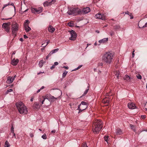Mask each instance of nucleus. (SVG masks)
Wrapping results in <instances>:
<instances>
[{"label": "nucleus", "mask_w": 147, "mask_h": 147, "mask_svg": "<svg viewBox=\"0 0 147 147\" xmlns=\"http://www.w3.org/2000/svg\"><path fill=\"white\" fill-rule=\"evenodd\" d=\"M68 10L67 13L69 15L75 16L77 15H82L88 13L90 11V10H88V11L85 10Z\"/></svg>", "instance_id": "nucleus-1"}, {"label": "nucleus", "mask_w": 147, "mask_h": 147, "mask_svg": "<svg viewBox=\"0 0 147 147\" xmlns=\"http://www.w3.org/2000/svg\"><path fill=\"white\" fill-rule=\"evenodd\" d=\"M93 124L94 127V129L93 130V132L95 134H98L103 127L101 120L100 119L96 120L93 123Z\"/></svg>", "instance_id": "nucleus-2"}, {"label": "nucleus", "mask_w": 147, "mask_h": 147, "mask_svg": "<svg viewBox=\"0 0 147 147\" xmlns=\"http://www.w3.org/2000/svg\"><path fill=\"white\" fill-rule=\"evenodd\" d=\"M113 59V54L110 52H107L102 56V61L107 65L110 64Z\"/></svg>", "instance_id": "nucleus-3"}, {"label": "nucleus", "mask_w": 147, "mask_h": 147, "mask_svg": "<svg viewBox=\"0 0 147 147\" xmlns=\"http://www.w3.org/2000/svg\"><path fill=\"white\" fill-rule=\"evenodd\" d=\"M18 111L21 114H26L28 112V111L26 107L22 102H20L16 104Z\"/></svg>", "instance_id": "nucleus-4"}, {"label": "nucleus", "mask_w": 147, "mask_h": 147, "mask_svg": "<svg viewBox=\"0 0 147 147\" xmlns=\"http://www.w3.org/2000/svg\"><path fill=\"white\" fill-rule=\"evenodd\" d=\"M18 29V25L17 23L13 24L12 26V34L15 37L16 36L17 32Z\"/></svg>", "instance_id": "nucleus-5"}, {"label": "nucleus", "mask_w": 147, "mask_h": 147, "mask_svg": "<svg viewBox=\"0 0 147 147\" xmlns=\"http://www.w3.org/2000/svg\"><path fill=\"white\" fill-rule=\"evenodd\" d=\"M10 25V22L4 23L2 25V28L5 29V31L7 32H9L10 30L9 26Z\"/></svg>", "instance_id": "nucleus-6"}, {"label": "nucleus", "mask_w": 147, "mask_h": 147, "mask_svg": "<svg viewBox=\"0 0 147 147\" xmlns=\"http://www.w3.org/2000/svg\"><path fill=\"white\" fill-rule=\"evenodd\" d=\"M70 33L71 34V37L69 39L71 40H75L77 36L76 32L74 30H71V31H70Z\"/></svg>", "instance_id": "nucleus-7"}, {"label": "nucleus", "mask_w": 147, "mask_h": 147, "mask_svg": "<svg viewBox=\"0 0 147 147\" xmlns=\"http://www.w3.org/2000/svg\"><path fill=\"white\" fill-rule=\"evenodd\" d=\"M56 1V0H49L45 2L43 4L44 6H50L54 4Z\"/></svg>", "instance_id": "nucleus-8"}, {"label": "nucleus", "mask_w": 147, "mask_h": 147, "mask_svg": "<svg viewBox=\"0 0 147 147\" xmlns=\"http://www.w3.org/2000/svg\"><path fill=\"white\" fill-rule=\"evenodd\" d=\"M16 76L15 75L13 77L9 76L7 78V80L6 82L8 84H10L12 83L13 80H15L16 77Z\"/></svg>", "instance_id": "nucleus-9"}, {"label": "nucleus", "mask_w": 147, "mask_h": 147, "mask_svg": "<svg viewBox=\"0 0 147 147\" xmlns=\"http://www.w3.org/2000/svg\"><path fill=\"white\" fill-rule=\"evenodd\" d=\"M95 18L97 19H101L104 20L105 19V17L103 14L98 13L96 14L95 15Z\"/></svg>", "instance_id": "nucleus-10"}, {"label": "nucleus", "mask_w": 147, "mask_h": 147, "mask_svg": "<svg viewBox=\"0 0 147 147\" xmlns=\"http://www.w3.org/2000/svg\"><path fill=\"white\" fill-rule=\"evenodd\" d=\"M45 97H46L47 99L51 101H54L57 98H55L53 96L51 95L49 96H45Z\"/></svg>", "instance_id": "nucleus-11"}, {"label": "nucleus", "mask_w": 147, "mask_h": 147, "mask_svg": "<svg viewBox=\"0 0 147 147\" xmlns=\"http://www.w3.org/2000/svg\"><path fill=\"white\" fill-rule=\"evenodd\" d=\"M128 107L131 109H134L136 108L135 104L133 102H129L128 104Z\"/></svg>", "instance_id": "nucleus-12"}, {"label": "nucleus", "mask_w": 147, "mask_h": 147, "mask_svg": "<svg viewBox=\"0 0 147 147\" xmlns=\"http://www.w3.org/2000/svg\"><path fill=\"white\" fill-rule=\"evenodd\" d=\"M88 103H87L86 102H84V101H82L80 104L78 105V109L81 106H84V108H87V107H88ZM82 108H83V107Z\"/></svg>", "instance_id": "nucleus-13"}, {"label": "nucleus", "mask_w": 147, "mask_h": 147, "mask_svg": "<svg viewBox=\"0 0 147 147\" xmlns=\"http://www.w3.org/2000/svg\"><path fill=\"white\" fill-rule=\"evenodd\" d=\"M7 6H8V7H9V8H11L12 9H15V7L14 6V4L13 3H12L11 4L9 3L8 4L5 5L3 7V9Z\"/></svg>", "instance_id": "nucleus-14"}, {"label": "nucleus", "mask_w": 147, "mask_h": 147, "mask_svg": "<svg viewBox=\"0 0 147 147\" xmlns=\"http://www.w3.org/2000/svg\"><path fill=\"white\" fill-rule=\"evenodd\" d=\"M19 60L18 59L14 58L11 61V64L13 65H16L18 63Z\"/></svg>", "instance_id": "nucleus-15"}, {"label": "nucleus", "mask_w": 147, "mask_h": 147, "mask_svg": "<svg viewBox=\"0 0 147 147\" xmlns=\"http://www.w3.org/2000/svg\"><path fill=\"white\" fill-rule=\"evenodd\" d=\"M31 12L35 14L39 13L42 11V10H31Z\"/></svg>", "instance_id": "nucleus-16"}, {"label": "nucleus", "mask_w": 147, "mask_h": 147, "mask_svg": "<svg viewBox=\"0 0 147 147\" xmlns=\"http://www.w3.org/2000/svg\"><path fill=\"white\" fill-rule=\"evenodd\" d=\"M48 30L49 32L53 33L55 31V29L53 28L52 26L50 25L48 28Z\"/></svg>", "instance_id": "nucleus-17"}, {"label": "nucleus", "mask_w": 147, "mask_h": 147, "mask_svg": "<svg viewBox=\"0 0 147 147\" xmlns=\"http://www.w3.org/2000/svg\"><path fill=\"white\" fill-rule=\"evenodd\" d=\"M108 40V38H105L102 39L100 40H99V42L100 43H105Z\"/></svg>", "instance_id": "nucleus-18"}, {"label": "nucleus", "mask_w": 147, "mask_h": 147, "mask_svg": "<svg viewBox=\"0 0 147 147\" xmlns=\"http://www.w3.org/2000/svg\"><path fill=\"white\" fill-rule=\"evenodd\" d=\"M80 108L79 109H78V108L77 110L78 109L79 110V112L78 113H79L82 111L83 110H85L87 108H84V106H81L80 107Z\"/></svg>", "instance_id": "nucleus-19"}, {"label": "nucleus", "mask_w": 147, "mask_h": 147, "mask_svg": "<svg viewBox=\"0 0 147 147\" xmlns=\"http://www.w3.org/2000/svg\"><path fill=\"white\" fill-rule=\"evenodd\" d=\"M116 134L120 135L122 134L123 133L121 130L120 129L118 128L116 130Z\"/></svg>", "instance_id": "nucleus-20"}, {"label": "nucleus", "mask_w": 147, "mask_h": 147, "mask_svg": "<svg viewBox=\"0 0 147 147\" xmlns=\"http://www.w3.org/2000/svg\"><path fill=\"white\" fill-rule=\"evenodd\" d=\"M25 30L26 32H28L30 31L31 30V28L28 25H25L24 26Z\"/></svg>", "instance_id": "nucleus-21"}, {"label": "nucleus", "mask_w": 147, "mask_h": 147, "mask_svg": "<svg viewBox=\"0 0 147 147\" xmlns=\"http://www.w3.org/2000/svg\"><path fill=\"white\" fill-rule=\"evenodd\" d=\"M45 61H44L43 60H41L39 63V65L40 67H41L43 65V64L45 63Z\"/></svg>", "instance_id": "nucleus-22"}, {"label": "nucleus", "mask_w": 147, "mask_h": 147, "mask_svg": "<svg viewBox=\"0 0 147 147\" xmlns=\"http://www.w3.org/2000/svg\"><path fill=\"white\" fill-rule=\"evenodd\" d=\"M123 79L124 80H126L127 81H130V77L127 75H126L125 77H124Z\"/></svg>", "instance_id": "nucleus-23"}, {"label": "nucleus", "mask_w": 147, "mask_h": 147, "mask_svg": "<svg viewBox=\"0 0 147 147\" xmlns=\"http://www.w3.org/2000/svg\"><path fill=\"white\" fill-rule=\"evenodd\" d=\"M125 13L126 14L128 15L130 17V19H132L133 18V16L132 15V14L129 11H126L125 12Z\"/></svg>", "instance_id": "nucleus-24"}, {"label": "nucleus", "mask_w": 147, "mask_h": 147, "mask_svg": "<svg viewBox=\"0 0 147 147\" xmlns=\"http://www.w3.org/2000/svg\"><path fill=\"white\" fill-rule=\"evenodd\" d=\"M113 28L115 30H118L120 29V26L119 25H115L113 26Z\"/></svg>", "instance_id": "nucleus-25"}, {"label": "nucleus", "mask_w": 147, "mask_h": 147, "mask_svg": "<svg viewBox=\"0 0 147 147\" xmlns=\"http://www.w3.org/2000/svg\"><path fill=\"white\" fill-rule=\"evenodd\" d=\"M109 136H105L104 137V140L105 141H106L108 144L109 143V142L108 141V140L109 141Z\"/></svg>", "instance_id": "nucleus-26"}, {"label": "nucleus", "mask_w": 147, "mask_h": 147, "mask_svg": "<svg viewBox=\"0 0 147 147\" xmlns=\"http://www.w3.org/2000/svg\"><path fill=\"white\" fill-rule=\"evenodd\" d=\"M10 145L7 141H6L5 143V147H9Z\"/></svg>", "instance_id": "nucleus-27"}, {"label": "nucleus", "mask_w": 147, "mask_h": 147, "mask_svg": "<svg viewBox=\"0 0 147 147\" xmlns=\"http://www.w3.org/2000/svg\"><path fill=\"white\" fill-rule=\"evenodd\" d=\"M67 73H68V71H67L66 70H65L64 71V72L63 73V74H62V77L63 78H65V76H66Z\"/></svg>", "instance_id": "nucleus-28"}, {"label": "nucleus", "mask_w": 147, "mask_h": 147, "mask_svg": "<svg viewBox=\"0 0 147 147\" xmlns=\"http://www.w3.org/2000/svg\"><path fill=\"white\" fill-rule=\"evenodd\" d=\"M89 90V88L86 89L84 91L83 94H82V96H85L86 95V94H87V93L88 92Z\"/></svg>", "instance_id": "nucleus-29"}, {"label": "nucleus", "mask_w": 147, "mask_h": 147, "mask_svg": "<svg viewBox=\"0 0 147 147\" xmlns=\"http://www.w3.org/2000/svg\"><path fill=\"white\" fill-rule=\"evenodd\" d=\"M59 50V49L57 48L54 50H53L51 51V52L53 54L57 52Z\"/></svg>", "instance_id": "nucleus-30"}, {"label": "nucleus", "mask_w": 147, "mask_h": 147, "mask_svg": "<svg viewBox=\"0 0 147 147\" xmlns=\"http://www.w3.org/2000/svg\"><path fill=\"white\" fill-rule=\"evenodd\" d=\"M41 137L43 139L45 140L47 138V136L45 134H44L43 135H42Z\"/></svg>", "instance_id": "nucleus-31"}, {"label": "nucleus", "mask_w": 147, "mask_h": 147, "mask_svg": "<svg viewBox=\"0 0 147 147\" xmlns=\"http://www.w3.org/2000/svg\"><path fill=\"white\" fill-rule=\"evenodd\" d=\"M82 66V65H80L77 68L75 69H74L72 70V71H76L80 69Z\"/></svg>", "instance_id": "nucleus-32"}, {"label": "nucleus", "mask_w": 147, "mask_h": 147, "mask_svg": "<svg viewBox=\"0 0 147 147\" xmlns=\"http://www.w3.org/2000/svg\"><path fill=\"white\" fill-rule=\"evenodd\" d=\"M109 100L108 99H105L103 101V102H104L105 103H108L109 102Z\"/></svg>", "instance_id": "nucleus-33"}, {"label": "nucleus", "mask_w": 147, "mask_h": 147, "mask_svg": "<svg viewBox=\"0 0 147 147\" xmlns=\"http://www.w3.org/2000/svg\"><path fill=\"white\" fill-rule=\"evenodd\" d=\"M13 91V90L11 89H9V90H7L6 92V94H8L9 92H11Z\"/></svg>", "instance_id": "nucleus-34"}, {"label": "nucleus", "mask_w": 147, "mask_h": 147, "mask_svg": "<svg viewBox=\"0 0 147 147\" xmlns=\"http://www.w3.org/2000/svg\"><path fill=\"white\" fill-rule=\"evenodd\" d=\"M29 23V22L28 20H26L25 22L24 23V26H25V25H28V24Z\"/></svg>", "instance_id": "nucleus-35"}, {"label": "nucleus", "mask_w": 147, "mask_h": 147, "mask_svg": "<svg viewBox=\"0 0 147 147\" xmlns=\"http://www.w3.org/2000/svg\"><path fill=\"white\" fill-rule=\"evenodd\" d=\"M14 130L13 126L12 125V126L11 128V132L12 133L14 132Z\"/></svg>", "instance_id": "nucleus-36"}, {"label": "nucleus", "mask_w": 147, "mask_h": 147, "mask_svg": "<svg viewBox=\"0 0 147 147\" xmlns=\"http://www.w3.org/2000/svg\"><path fill=\"white\" fill-rule=\"evenodd\" d=\"M67 25L70 27H71L74 26V24H73L71 23V22H69Z\"/></svg>", "instance_id": "nucleus-37"}, {"label": "nucleus", "mask_w": 147, "mask_h": 147, "mask_svg": "<svg viewBox=\"0 0 147 147\" xmlns=\"http://www.w3.org/2000/svg\"><path fill=\"white\" fill-rule=\"evenodd\" d=\"M103 64L102 62H99L98 63V66L102 67L103 66Z\"/></svg>", "instance_id": "nucleus-38"}, {"label": "nucleus", "mask_w": 147, "mask_h": 147, "mask_svg": "<svg viewBox=\"0 0 147 147\" xmlns=\"http://www.w3.org/2000/svg\"><path fill=\"white\" fill-rule=\"evenodd\" d=\"M136 76H137V78L138 79H142V76H141L139 74H138V75H137Z\"/></svg>", "instance_id": "nucleus-39"}, {"label": "nucleus", "mask_w": 147, "mask_h": 147, "mask_svg": "<svg viewBox=\"0 0 147 147\" xmlns=\"http://www.w3.org/2000/svg\"><path fill=\"white\" fill-rule=\"evenodd\" d=\"M109 33L110 34V35L111 36H112L114 34V32L113 31H111L109 32Z\"/></svg>", "instance_id": "nucleus-40"}, {"label": "nucleus", "mask_w": 147, "mask_h": 147, "mask_svg": "<svg viewBox=\"0 0 147 147\" xmlns=\"http://www.w3.org/2000/svg\"><path fill=\"white\" fill-rule=\"evenodd\" d=\"M47 45L46 44V43L45 42H44V43H43L42 45V46H41V47H45L46 46H47Z\"/></svg>", "instance_id": "nucleus-41"}, {"label": "nucleus", "mask_w": 147, "mask_h": 147, "mask_svg": "<svg viewBox=\"0 0 147 147\" xmlns=\"http://www.w3.org/2000/svg\"><path fill=\"white\" fill-rule=\"evenodd\" d=\"M28 10H26L24 11H22V10H19V13H22L23 12H26V11H27Z\"/></svg>", "instance_id": "nucleus-42"}, {"label": "nucleus", "mask_w": 147, "mask_h": 147, "mask_svg": "<svg viewBox=\"0 0 147 147\" xmlns=\"http://www.w3.org/2000/svg\"><path fill=\"white\" fill-rule=\"evenodd\" d=\"M82 147H88L86 143H84L82 146Z\"/></svg>", "instance_id": "nucleus-43"}, {"label": "nucleus", "mask_w": 147, "mask_h": 147, "mask_svg": "<svg viewBox=\"0 0 147 147\" xmlns=\"http://www.w3.org/2000/svg\"><path fill=\"white\" fill-rule=\"evenodd\" d=\"M43 98H44V100H42V104H44V102L45 101V99H47V98H46V97H45V96L44 97L43 96Z\"/></svg>", "instance_id": "nucleus-44"}, {"label": "nucleus", "mask_w": 147, "mask_h": 147, "mask_svg": "<svg viewBox=\"0 0 147 147\" xmlns=\"http://www.w3.org/2000/svg\"><path fill=\"white\" fill-rule=\"evenodd\" d=\"M130 127L132 129L135 128L134 126L132 124L130 125Z\"/></svg>", "instance_id": "nucleus-45"}, {"label": "nucleus", "mask_w": 147, "mask_h": 147, "mask_svg": "<svg viewBox=\"0 0 147 147\" xmlns=\"http://www.w3.org/2000/svg\"><path fill=\"white\" fill-rule=\"evenodd\" d=\"M119 71H117L116 72V75L117 76V77L118 78L119 76Z\"/></svg>", "instance_id": "nucleus-46"}, {"label": "nucleus", "mask_w": 147, "mask_h": 147, "mask_svg": "<svg viewBox=\"0 0 147 147\" xmlns=\"http://www.w3.org/2000/svg\"><path fill=\"white\" fill-rule=\"evenodd\" d=\"M55 66L53 65L51 67V69H53L54 68H55Z\"/></svg>", "instance_id": "nucleus-47"}, {"label": "nucleus", "mask_w": 147, "mask_h": 147, "mask_svg": "<svg viewBox=\"0 0 147 147\" xmlns=\"http://www.w3.org/2000/svg\"><path fill=\"white\" fill-rule=\"evenodd\" d=\"M134 52H135V50H134L133 51L132 54V56L133 57H134L135 55V54L134 53Z\"/></svg>", "instance_id": "nucleus-48"}, {"label": "nucleus", "mask_w": 147, "mask_h": 147, "mask_svg": "<svg viewBox=\"0 0 147 147\" xmlns=\"http://www.w3.org/2000/svg\"><path fill=\"white\" fill-rule=\"evenodd\" d=\"M100 0H93V1L94 3H96L98 2Z\"/></svg>", "instance_id": "nucleus-49"}, {"label": "nucleus", "mask_w": 147, "mask_h": 147, "mask_svg": "<svg viewBox=\"0 0 147 147\" xmlns=\"http://www.w3.org/2000/svg\"><path fill=\"white\" fill-rule=\"evenodd\" d=\"M147 27V22L143 26L142 28H144L145 27Z\"/></svg>", "instance_id": "nucleus-50"}, {"label": "nucleus", "mask_w": 147, "mask_h": 147, "mask_svg": "<svg viewBox=\"0 0 147 147\" xmlns=\"http://www.w3.org/2000/svg\"><path fill=\"white\" fill-rule=\"evenodd\" d=\"M82 9H90V8L88 7H84Z\"/></svg>", "instance_id": "nucleus-51"}, {"label": "nucleus", "mask_w": 147, "mask_h": 147, "mask_svg": "<svg viewBox=\"0 0 147 147\" xmlns=\"http://www.w3.org/2000/svg\"><path fill=\"white\" fill-rule=\"evenodd\" d=\"M13 134V137H14L15 138H16V135L14 132L12 133Z\"/></svg>", "instance_id": "nucleus-52"}, {"label": "nucleus", "mask_w": 147, "mask_h": 147, "mask_svg": "<svg viewBox=\"0 0 147 147\" xmlns=\"http://www.w3.org/2000/svg\"><path fill=\"white\" fill-rule=\"evenodd\" d=\"M30 136L31 137H32L34 136L33 134L32 133H30Z\"/></svg>", "instance_id": "nucleus-53"}, {"label": "nucleus", "mask_w": 147, "mask_h": 147, "mask_svg": "<svg viewBox=\"0 0 147 147\" xmlns=\"http://www.w3.org/2000/svg\"><path fill=\"white\" fill-rule=\"evenodd\" d=\"M58 63L57 62H55L54 63V65L55 66V65H58Z\"/></svg>", "instance_id": "nucleus-54"}, {"label": "nucleus", "mask_w": 147, "mask_h": 147, "mask_svg": "<svg viewBox=\"0 0 147 147\" xmlns=\"http://www.w3.org/2000/svg\"><path fill=\"white\" fill-rule=\"evenodd\" d=\"M53 54L51 52V51L48 55L49 57L50 56H51Z\"/></svg>", "instance_id": "nucleus-55"}, {"label": "nucleus", "mask_w": 147, "mask_h": 147, "mask_svg": "<svg viewBox=\"0 0 147 147\" xmlns=\"http://www.w3.org/2000/svg\"><path fill=\"white\" fill-rule=\"evenodd\" d=\"M56 130H53L51 131V133H55L56 132Z\"/></svg>", "instance_id": "nucleus-56"}, {"label": "nucleus", "mask_w": 147, "mask_h": 147, "mask_svg": "<svg viewBox=\"0 0 147 147\" xmlns=\"http://www.w3.org/2000/svg\"><path fill=\"white\" fill-rule=\"evenodd\" d=\"M141 117L142 119H144L146 118V115H142L141 116Z\"/></svg>", "instance_id": "nucleus-57"}, {"label": "nucleus", "mask_w": 147, "mask_h": 147, "mask_svg": "<svg viewBox=\"0 0 147 147\" xmlns=\"http://www.w3.org/2000/svg\"><path fill=\"white\" fill-rule=\"evenodd\" d=\"M24 37L25 39H26L28 38L27 36L26 35H24Z\"/></svg>", "instance_id": "nucleus-58"}, {"label": "nucleus", "mask_w": 147, "mask_h": 147, "mask_svg": "<svg viewBox=\"0 0 147 147\" xmlns=\"http://www.w3.org/2000/svg\"><path fill=\"white\" fill-rule=\"evenodd\" d=\"M19 40L20 41H21V42H22L23 41V38H20L19 39Z\"/></svg>", "instance_id": "nucleus-59"}, {"label": "nucleus", "mask_w": 147, "mask_h": 147, "mask_svg": "<svg viewBox=\"0 0 147 147\" xmlns=\"http://www.w3.org/2000/svg\"><path fill=\"white\" fill-rule=\"evenodd\" d=\"M63 68H64L65 69H68L69 68L68 67H67V66H64L63 67Z\"/></svg>", "instance_id": "nucleus-60"}, {"label": "nucleus", "mask_w": 147, "mask_h": 147, "mask_svg": "<svg viewBox=\"0 0 147 147\" xmlns=\"http://www.w3.org/2000/svg\"><path fill=\"white\" fill-rule=\"evenodd\" d=\"M95 32H96L98 33H100V31L99 30H96Z\"/></svg>", "instance_id": "nucleus-61"}, {"label": "nucleus", "mask_w": 147, "mask_h": 147, "mask_svg": "<svg viewBox=\"0 0 147 147\" xmlns=\"http://www.w3.org/2000/svg\"><path fill=\"white\" fill-rule=\"evenodd\" d=\"M45 87L44 86H42L40 88V90H41L42 89H43Z\"/></svg>", "instance_id": "nucleus-62"}, {"label": "nucleus", "mask_w": 147, "mask_h": 147, "mask_svg": "<svg viewBox=\"0 0 147 147\" xmlns=\"http://www.w3.org/2000/svg\"><path fill=\"white\" fill-rule=\"evenodd\" d=\"M49 42H50V41H49V40L46 43L47 45L49 44Z\"/></svg>", "instance_id": "nucleus-63"}, {"label": "nucleus", "mask_w": 147, "mask_h": 147, "mask_svg": "<svg viewBox=\"0 0 147 147\" xmlns=\"http://www.w3.org/2000/svg\"><path fill=\"white\" fill-rule=\"evenodd\" d=\"M49 56H48V55H47L46 58V59H48V58H49Z\"/></svg>", "instance_id": "nucleus-64"}]
</instances>
